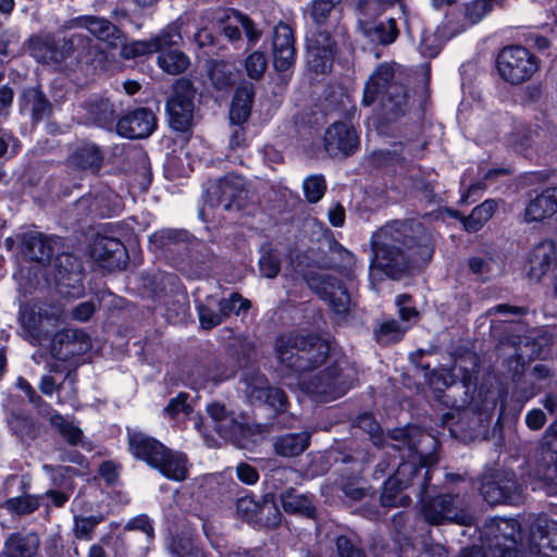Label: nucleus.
<instances>
[{"instance_id":"obj_1","label":"nucleus","mask_w":557,"mask_h":557,"mask_svg":"<svg viewBox=\"0 0 557 557\" xmlns=\"http://www.w3.org/2000/svg\"><path fill=\"white\" fill-rule=\"evenodd\" d=\"M391 438L397 444L393 447L399 451L407 450L410 460L398 465L395 473L385 482L381 496L383 506L394 507L405 505L409 500L407 496L398 495L401 490L418 485V494L421 496V513L424 520L432 525L456 523L472 525L474 517L469 510V504L463 496L458 494H442L435 497H426L428 482L431 479V466L436 463L433 455L425 454L420 445L422 443H435V440L421 432L417 428L394 430Z\"/></svg>"},{"instance_id":"obj_2","label":"nucleus","mask_w":557,"mask_h":557,"mask_svg":"<svg viewBox=\"0 0 557 557\" xmlns=\"http://www.w3.org/2000/svg\"><path fill=\"white\" fill-rule=\"evenodd\" d=\"M374 260L379 269L392 278H399L411 268L428 263L433 256L432 236L417 221H395L372 235Z\"/></svg>"},{"instance_id":"obj_3","label":"nucleus","mask_w":557,"mask_h":557,"mask_svg":"<svg viewBox=\"0 0 557 557\" xmlns=\"http://www.w3.org/2000/svg\"><path fill=\"white\" fill-rule=\"evenodd\" d=\"M375 100L392 119L408 108V94L401 84L394 81V70L388 64L379 65L366 83L362 102L370 106Z\"/></svg>"},{"instance_id":"obj_4","label":"nucleus","mask_w":557,"mask_h":557,"mask_svg":"<svg viewBox=\"0 0 557 557\" xmlns=\"http://www.w3.org/2000/svg\"><path fill=\"white\" fill-rule=\"evenodd\" d=\"M355 371L345 360L337 361L315 374L312 379L300 380L302 389L321 401L343 396L352 385Z\"/></svg>"},{"instance_id":"obj_5","label":"nucleus","mask_w":557,"mask_h":557,"mask_svg":"<svg viewBox=\"0 0 557 557\" xmlns=\"http://www.w3.org/2000/svg\"><path fill=\"white\" fill-rule=\"evenodd\" d=\"M141 460L169 480L181 482L188 478L187 456L169 449L153 437L141 435Z\"/></svg>"},{"instance_id":"obj_6","label":"nucleus","mask_w":557,"mask_h":557,"mask_svg":"<svg viewBox=\"0 0 557 557\" xmlns=\"http://www.w3.org/2000/svg\"><path fill=\"white\" fill-rule=\"evenodd\" d=\"M481 495L492 506L519 504L522 500V487L516 473L507 469H495L482 478Z\"/></svg>"},{"instance_id":"obj_7","label":"nucleus","mask_w":557,"mask_h":557,"mask_svg":"<svg viewBox=\"0 0 557 557\" xmlns=\"http://www.w3.org/2000/svg\"><path fill=\"white\" fill-rule=\"evenodd\" d=\"M497 70L504 81L519 85L529 81L539 70L534 54L521 46L505 47L497 57Z\"/></svg>"},{"instance_id":"obj_8","label":"nucleus","mask_w":557,"mask_h":557,"mask_svg":"<svg viewBox=\"0 0 557 557\" xmlns=\"http://www.w3.org/2000/svg\"><path fill=\"white\" fill-rule=\"evenodd\" d=\"M181 40L176 30L164 32L149 42L141 41V54L159 51L158 65L170 75H178L185 72L190 65L189 58L182 51L168 49Z\"/></svg>"},{"instance_id":"obj_9","label":"nucleus","mask_w":557,"mask_h":557,"mask_svg":"<svg viewBox=\"0 0 557 557\" xmlns=\"http://www.w3.org/2000/svg\"><path fill=\"white\" fill-rule=\"evenodd\" d=\"M207 196L209 206L222 208L223 211H239L250 198L245 178L234 174L220 178Z\"/></svg>"},{"instance_id":"obj_10","label":"nucleus","mask_w":557,"mask_h":557,"mask_svg":"<svg viewBox=\"0 0 557 557\" xmlns=\"http://www.w3.org/2000/svg\"><path fill=\"white\" fill-rule=\"evenodd\" d=\"M242 383L244 385L243 393L246 399L256 406L268 405L276 412L286 409L287 396L278 388L270 386L268 379L257 370L245 372Z\"/></svg>"},{"instance_id":"obj_11","label":"nucleus","mask_w":557,"mask_h":557,"mask_svg":"<svg viewBox=\"0 0 557 557\" xmlns=\"http://www.w3.org/2000/svg\"><path fill=\"white\" fill-rule=\"evenodd\" d=\"M195 89L190 81L181 78L173 86V94L166 102L171 126L178 132L190 128L194 119Z\"/></svg>"},{"instance_id":"obj_12","label":"nucleus","mask_w":557,"mask_h":557,"mask_svg":"<svg viewBox=\"0 0 557 557\" xmlns=\"http://www.w3.org/2000/svg\"><path fill=\"white\" fill-rule=\"evenodd\" d=\"M364 9L373 10L374 15L382 13L381 4L377 0H359L357 3L358 27L360 32L369 38L370 41L380 45H389L398 36L396 21L388 18L386 22L370 21Z\"/></svg>"},{"instance_id":"obj_13","label":"nucleus","mask_w":557,"mask_h":557,"mask_svg":"<svg viewBox=\"0 0 557 557\" xmlns=\"http://www.w3.org/2000/svg\"><path fill=\"white\" fill-rule=\"evenodd\" d=\"M59 319L60 312L49 313L48 309L41 306L24 308L20 318L22 335L33 345H42L49 339Z\"/></svg>"},{"instance_id":"obj_14","label":"nucleus","mask_w":557,"mask_h":557,"mask_svg":"<svg viewBox=\"0 0 557 557\" xmlns=\"http://www.w3.org/2000/svg\"><path fill=\"white\" fill-rule=\"evenodd\" d=\"M480 537L486 545L487 552L491 546H508L522 543L521 525L516 519L494 517L487 519L480 528Z\"/></svg>"},{"instance_id":"obj_15","label":"nucleus","mask_w":557,"mask_h":557,"mask_svg":"<svg viewBox=\"0 0 557 557\" xmlns=\"http://www.w3.org/2000/svg\"><path fill=\"white\" fill-rule=\"evenodd\" d=\"M308 285L321 298L329 301L332 310L338 315H345L351 306L350 295L341 282L329 274H313L308 278Z\"/></svg>"},{"instance_id":"obj_16","label":"nucleus","mask_w":557,"mask_h":557,"mask_svg":"<svg viewBox=\"0 0 557 557\" xmlns=\"http://www.w3.org/2000/svg\"><path fill=\"white\" fill-rule=\"evenodd\" d=\"M359 146V136L351 124L334 122L325 132L324 148L333 158H346Z\"/></svg>"},{"instance_id":"obj_17","label":"nucleus","mask_w":557,"mask_h":557,"mask_svg":"<svg viewBox=\"0 0 557 557\" xmlns=\"http://www.w3.org/2000/svg\"><path fill=\"white\" fill-rule=\"evenodd\" d=\"M90 348V337L83 330H64L51 339V355L62 361L87 352Z\"/></svg>"},{"instance_id":"obj_18","label":"nucleus","mask_w":557,"mask_h":557,"mask_svg":"<svg viewBox=\"0 0 557 557\" xmlns=\"http://www.w3.org/2000/svg\"><path fill=\"white\" fill-rule=\"evenodd\" d=\"M305 343V335L286 333L276 337L274 351L280 364V371L284 375H298L299 352Z\"/></svg>"},{"instance_id":"obj_19","label":"nucleus","mask_w":557,"mask_h":557,"mask_svg":"<svg viewBox=\"0 0 557 557\" xmlns=\"http://www.w3.org/2000/svg\"><path fill=\"white\" fill-rule=\"evenodd\" d=\"M273 63L276 71L292 67L296 60L295 38L292 28L284 23L275 26L272 41Z\"/></svg>"},{"instance_id":"obj_20","label":"nucleus","mask_w":557,"mask_h":557,"mask_svg":"<svg viewBox=\"0 0 557 557\" xmlns=\"http://www.w3.org/2000/svg\"><path fill=\"white\" fill-rule=\"evenodd\" d=\"M528 542L529 553L540 554L543 549L557 553V521L539 515L531 524Z\"/></svg>"},{"instance_id":"obj_21","label":"nucleus","mask_w":557,"mask_h":557,"mask_svg":"<svg viewBox=\"0 0 557 557\" xmlns=\"http://www.w3.org/2000/svg\"><path fill=\"white\" fill-rule=\"evenodd\" d=\"M329 355L330 345L326 341L314 335H305V343L299 352L298 375L319 368Z\"/></svg>"},{"instance_id":"obj_22","label":"nucleus","mask_w":557,"mask_h":557,"mask_svg":"<svg viewBox=\"0 0 557 557\" xmlns=\"http://www.w3.org/2000/svg\"><path fill=\"white\" fill-rule=\"evenodd\" d=\"M91 256L103 268L109 270L121 269L125 265L126 252L123 244L110 237H100L96 239Z\"/></svg>"},{"instance_id":"obj_23","label":"nucleus","mask_w":557,"mask_h":557,"mask_svg":"<svg viewBox=\"0 0 557 557\" xmlns=\"http://www.w3.org/2000/svg\"><path fill=\"white\" fill-rule=\"evenodd\" d=\"M334 42L329 33L319 30L308 38V63L314 72H324L333 55Z\"/></svg>"},{"instance_id":"obj_24","label":"nucleus","mask_w":557,"mask_h":557,"mask_svg":"<svg viewBox=\"0 0 557 557\" xmlns=\"http://www.w3.org/2000/svg\"><path fill=\"white\" fill-rule=\"evenodd\" d=\"M555 257L556 247L554 242L548 239L540 242L529 253V277L534 282H540L548 272Z\"/></svg>"},{"instance_id":"obj_25","label":"nucleus","mask_w":557,"mask_h":557,"mask_svg":"<svg viewBox=\"0 0 557 557\" xmlns=\"http://www.w3.org/2000/svg\"><path fill=\"white\" fill-rule=\"evenodd\" d=\"M557 212V186L544 190L528 205L524 219L527 222L542 221Z\"/></svg>"},{"instance_id":"obj_26","label":"nucleus","mask_w":557,"mask_h":557,"mask_svg":"<svg viewBox=\"0 0 557 557\" xmlns=\"http://www.w3.org/2000/svg\"><path fill=\"white\" fill-rule=\"evenodd\" d=\"M310 444V433H288L275 437L273 447L275 453L285 458H293L301 455Z\"/></svg>"},{"instance_id":"obj_27","label":"nucleus","mask_w":557,"mask_h":557,"mask_svg":"<svg viewBox=\"0 0 557 557\" xmlns=\"http://www.w3.org/2000/svg\"><path fill=\"white\" fill-rule=\"evenodd\" d=\"M253 96L255 89L251 84H243L236 89L230 110V120L233 124L240 125L248 120Z\"/></svg>"},{"instance_id":"obj_28","label":"nucleus","mask_w":557,"mask_h":557,"mask_svg":"<svg viewBox=\"0 0 557 557\" xmlns=\"http://www.w3.org/2000/svg\"><path fill=\"white\" fill-rule=\"evenodd\" d=\"M216 432L224 438L237 443L242 437L251 433L250 419L248 416L231 412L218 425Z\"/></svg>"},{"instance_id":"obj_29","label":"nucleus","mask_w":557,"mask_h":557,"mask_svg":"<svg viewBox=\"0 0 557 557\" xmlns=\"http://www.w3.org/2000/svg\"><path fill=\"white\" fill-rule=\"evenodd\" d=\"M498 202L494 199H487L481 205L476 206L468 216H463L457 211L451 212V215L459 219L469 233L478 232L495 213Z\"/></svg>"},{"instance_id":"obj_30","label":"nucleus","mask_w":557,"mask_h":557,"mask_svg":"<svg viewBox=\"0 0 557 557\" xmlns=\"http://www.w3.org/2000/svg\"><path fill=\"white\" fill-rule=\"evenodd\" d=\"M29 49L32 55L42 63H60L65 59L70 50V48L66 50L55 48L53 39L49 36L32 39Z\"/></svg>"},{"instance_id":"obj_31","label":"nucleus","mask_w":557,"mask_h":557,"mask_svg":"<svg viewBox=\"0 0 557 557\" xmlns=\"http://www.w3.org/2000/svg\"><path fill=\"white\" fill-rule=\"evenodd\" d=\"M38 545V537L33 533L14 534L5 542L3 553L5 557H32Z\"/></svg>"},{"instance_id":"obj_32","label":"nucleus","mask_w":557,"mask_h":557,"mask_svg":"<svg viewBox=\"0 0 557 557\" xmlns=\"http://www.w3.org/2000/svg\"><path fill=\"white\" fill-rule=\"evenodd\" d=\"M23 250L30 260L46 261L52 255L51 240L40 233L26 234L23 238Z\"/></svg>"},{"instance_id":"obj_33","label":"nucleus","mask_w":557,"mask_h":557,"mask_svg":"<svg viewBox=\"0 0 557 557\" xmlns=\"http://www.w3.org/2000/svg\"><path fill=\"white\" fill-rule=\"evenodd\" d=\"M211 367H207L205 363H198L191 367L188 372L189 383L194 388H203L209 383H220L234 375V370H225L222 373H212Z\"/></svg>"},{"instance_id":"obj_34","label":"nucleus","mask_w":557,"mask_h":557,"mask_svg":"<svg viewBox=\"0 0 557 557\" xmlns=\"http://www.w3.org/2000/svg\"><path fill=\"white\" fill-rule=\"evenodd\" d=\"M70 27L86 28L100 40H109L116 33V28L109 21L94 16H79L71 21Z\"/></svg>"},{"instance_id":"obj_35","label":"nucleus","mask_w":557,"mask_h":557,"mask_svg":"<svg viewBox=\"0 0 557 557\" xmlns=\"http://www.w3.org/2000/svg\"><path fill=\"white\" fill-rule=\"evenodd\" d=\"M208 75L216 89L231 87L235 82V66L226 61H210L207 65Z\"/></svg>"},{"instance_id":"obj_36","label":"nucleus","mask_w":557,"mask_h":557,"mask_svg":"<svg viewBox=\"0 0 557 557\" xmlns=\"http://www.w3.org/2000/svg\"><path fill=\"white\" fill-rule=\"evenodd\" d=\"M282 506L285 511L313 517L315 508L309 496L297 494L295 490H287L281 495Z\"/></svg>"},{"instance_id":"obj_37","label":"nucleus","mask_w":557,"mask_h":557,"mask_svg":"<svg viewBox=\"0 0 557 557\" xmlns=\"http://www.w3.org/2000/svg\"><path fill=\"white\" fill-rule=\"evenodd\" d=\"M200 325L203 330H212L223 321V313L218 309L216 299L208 297L205 302H198L197 306Z\"/></svg>"},{"instance_id":"obj_38","label":"nucleus","mask_w":557,"mask_h":557,"mask_svg":"<svg viewBox=\"0 0 557 557\" xmlns=\"http://www.w3.org/2000/svg\"><path fill=\"white\" fill-rule=\"evenodd\" d=\"M409 327V324H400L394 319L386 320L380 323L379 327L375 330V339L383 345L398 342Z\"/></svg>"},{"instance_id":"obj_39","label":"nucleus","mask_w":557,"mask_h":557,"mask_svg":"<svg viewBox=\"0 0 557 557\" xmlns=\"http://www.w3.org/2000/svg\"><path fill=\"white\" fill-rule=\"evenodd\" d=\"M473 386L470 376L463 377L460 382H454L447 385V389L444 394L445 398H453L450 406L455 408H463L470 403L468 392Z\"/></svg>"},{"instance_id":"obj_40","label":"nucleus","mask_w":557,"mask_h":557,"mask_svg":"<svg viewBox=\"0 0 557 557\" xmlns=\"http://www.w3.org/2000/svg\"><path fill=\"white\" fill-rule=\"evenodd\" d=\"M22 109L30 111L34 119H41L48 110V102L39 90L30 88L22 96Z\"/></svg>"},{"instance_id":"obj_41","label":"nucleus","mask_w":557,"mask_h":557,"mask_svg":"<svg viewBox=\"0 0 557 557\" xmlns=\"http://www.w3.org/2000/svg\"><path fill=\"white\" fill-rule=\"evenodd\" d=\"M188 397L189 395L187 393L181 392L175 397L171 398L163 408L164 416L174 420L189 416L193 411V407L187 401Z\"/></svg>"},{"instance_id":"obj_42","label":"nucleus","mask_w":557,"mask_h":557,"mask_svg":"<svg viewBox=\"0 0 557 557\" xmlns=\"http://www.w3.org/2000/svg\"><path fill=\"white\" fill-rule=\"evenodd\" d=\"M544 459L552 462V465L543 468L539 467L535 475L548 485L550 492L557 493V456L555 453L547 450Z\"/></svg>"},{"instance_id":"obj_43","label":"nucleus","mask_w":557,"mask_h":557,"mask_svg":"<svg viewBox=\"0 0 557 557\" xmlns=\"http://www.w3.org/2000/svg\"><path fill=\"white\" fill-rule=\"evenodd\" d=\"M75 163L83 169L97 170L101 164L99 150L94 145L82 147L74 157Z\"/></svg>"},{"instance_id":"obj_44","label":"nucleus","mask_w":557,"mask_h":557,"mask_svg":"<svg viewBox=\"0 0 557 557\" xmlns=\"http://www.w3.org/2000/svg\"><path fill=\"white\" fill-rule=\"evenodd\" d=\"M218 309L223 313L224 320L232 313L238 314L240 311L248 310L250 302L244 299L239 294L233 293L228 298L216 299Z\"/></svg>"},{"instance_id":"obj_45","label":"nucleus","mask_w":557,"mask_h":557,"mask_svg":"<svg viewBox=\"0 0 557 557\" xmlns=\"http://www.w3.org/2000/svg\"><path fill=\"white\" fill-rule=\"evenodd\" d=\"M307 200L311 203L318 202L326 190V184L322 175H311L302 183Z\"/></svg>"},{"instance_id":"obj_46","label":"nucleus","mask_w":557,"mask_h":557,"mask_svg":"<svg viewBox=\"0 0 557 557\" xmlns=\"http://www.w3.org/2000/svg\"><path fill=\"white\" fill-rule=\"evenodd\" d=\"M268 66V60L263 52L253 51L245 60L247 75L251 79H260Z\"/></svg>"},{"instance_id":"obj_47","label":"nucleus","mask_w":557,"mask_h":557,"mask_svg":"<svg viewBox=\"0 0 557 557\" xmlns=\"http://www.w3.org/2000/svg\"><path fill=\"white\" fill-rule=\"evenodd\" d=\"M188 235L180 230H164L149 237V243L158 248L187 240Z\"/></svg>"},{"instance_id":"obj_48","label":"nucleus","mask_w":557,"mask_h":557,"mask_svg":"<svg viewBox=\"0 0 557 557\" xmlns=\"http://www.w3.org/2000/svg\"><path fill=\"white\" fill-rule=\"evenodd\" d=\"M492 0H473L466 4L465 17L469 24L473 25L480 22L488 12L492 11Z\"/></svg>"},{"instance_id":"obj_49","label":"nucleus","mask_w":557,"mask_h":557,"mask_svg":"<svg viewBox=\"0 0 557 557\" xmlns=\"http://www.w3.org/2000/svg\"><path fill=\"white\" fill-rule=\"evenodd\" d=\"M5 507L18 515L30 513L39 507V498L32 495L11 498L7 500Z\"/></svg>"},{"instance_id":"obj_50","label":"nucleus","mask_w":557,"mask_h":557,"mask_svg":"<svg viewBox=\"0 0 557 557\" xmlns=\"http://www.w3.org/2000/svg\"><path fill=\"white\" fill-rule=\"evenodd\" d=\"M50 421L51 424L60 431V433L69 443L76 444L81 440V430L72 423L67 422L61 414H52Z\"/></svg>"},{"instance_id":"obj_51","label":"nucleus","mask_w":557,"mask_h":557,"mask_svg":"<svg viewBox=\"0 0 557 557\" xmlns=\"http://www.w3.org/2000/svg\"><path fill=\"white\" fill-rule=\"evenodd\" d=\"M121 209L119 198L111 191H107L103 196L97 197L95 200L94 211L103 216L116 213ZM92 211V209H90Z\"/></svg>"},{"instance_id":"obj_52","label":"nucleus","mask_w":557,"mask_h":557,"mask_svg":"<svg viewBox=\"0 0 557 557\" xmlns=\"http://www.w3.org/2000/svg\"><path fill=\"white\" fill-rule=\"evenodd\" d=\"M541 389L542 386L540 384L531 382L530 377L525 376L523 380L519 379L516 381L513 396L518 401L523 404L530 398L534 397Z\"/></svg>"},{"instance_id":"obj_53","label":"nucleus","mask_w":557,"mask_h":557,"mask_svg":"<svg viewBox=\"0 0 557 557\" xmlns=\"http://www.w3.org/2000/svg\"><path fill=\"white\" fill-rule=\"evenodd\" d=\"M171 550L176 557H206L202 549L195 546L186 539L174 540L171 545Z\"/></svg>"},{"instance_id":"obj_54","label":"nucleus","mask_w":557,"mask_h":557,"mask_svg":"<svg viewBox=\"0 0 557 557\" xmlns=\"http://www.w3.org/2000/svg\"><path fill=\"white\" fill-rule=\"evenodd\" d=\"M139 126V119L137 115V111H133L132 113L124 115L119 120L116 124V132L120 136L126 138H136L137 127Z\"/></svg>"},{"instance_id":"obj_55","label":"nucleus","mask_w":557,"mask_h":557,"mask_svg":"<svg viewBox=\"0 0 557 557\" xmlns=\"http://www.w3.org/2000/svg\"><path fill=\"white\" fill-rule=\"evenodd\" d=\"M259 520H264L268 525H277L281 521V512L275 505L274 500L269 498L268 496L264 497L262 504L259 508Z\"/></svg>"},{"instance_id":"obj_56","label":"nucleus","mask_w":557,"mask_h":557,"mask_svg":"<svg viewBox=\"0 0 557 557\" xmlns=\"http://www.w3.org/2000/svg\"><path fill=\"white\" fill-rule=\"evenodd\" d=\"M75 377L67 374L62 383L58 385L59 404H70L74 406L76 403Z\"/></svg>"},{"instance_id":"obj_57","label":"nucleus","mask_w":557,"mask_h":557,"mask_svg":"<svg viewBox=\"0 0 557 557\" xmlns=\"http://www.w3.org/2000/svg\"><path fill=\"white\" fill-rule=\"evenodd\" d=\"M468 264L473 274L487 278L493 271L494 261L488 256H474L469 259Z\"/></svg>"},{"instance_id":"obj_58","label":"nucleus","mask_w":557,"mask_h":557,"mask_svg":"<svg viewBox=\"0 0 557 557\" xmlns=\"http://www.w3.org/2000/svg\"><path fill=\"white\" fill-rule=\"evenodd\" d=\"M490 557H529V553L524 549L523 543L512 544L508 546H491Z\"/></svg>"},{"instance_id":"obj_59","label":"nucleus","mask_w":557,"mask_h":557,"mask_svg":"<svg viewBox=\"0 0 557 557\" xmlns=\"http://www.w3.org/2000/svg\"><path fill=\"white\" fill-rule=\"evenodd\" d=\"M102 516L76 517L75 535L81 539H88L94 528L102 521Z\"/></svg>"},{"instance_id":"obj_60","label":"nucleus","mask_w":557,"mask_h":557,"mask_svg":"<svg viewBox=\"0 0 557 557\" xmlns=\"http://www.w3.org/2000/svg\"><path fill=\"white\" fill-rule=\"evenodd\" d=\"M259 508L260 505L249 497H243L236 503V512L248 521L259 520Z\"/></svg>"},{"instance_id":"obj_61","label":"nucleus","mask_w":557,"mask_h":557,"mask_svg":"<svg viewBox=\"0 0 557 557\" xmlns=\"http://www.w3.org/2000/svg\"><path fill=\"white\" fill-rule=\"evenodd\" d=\"M342 0H314L312 4V17L318 24L324 23L332 10H334Z\"/></svg>"},{"instance_id":"obj_62","label":"nucleus","mask_w":557,"mask_h":557,"mask_svg":"<svg viewBox=\"0 0 557 557\" xmlns=\"http://www.w3.org/2000/svg\"><path fill=\"white\" fill-rule=\"evenodd\" d=\"M442 49L441 39L432 33H425L422 36V39L419 45V50L422 55L428 58H433L437 55V53Z\"/></svg>"},{"instance_id":"obj_63","label":"nucleus","mask_w":557,"mask_h":557,"mask_svg":"<svg viewBox=\"0 0 557 557\" xmlns=\"http://www.w3.org/2000/svg\"><path fill=\"white\" fill-rule=\"evenodd\" d=\"M92 120L101 126H106L113 120L112 106L108 100H101L91 108Z\"/></svg>"},{"instance_id":"obj_64","label":"nucleus","mask_w":557,"mask_h":557,"mask_svg":"<svg viewBox=\"0 0 557 557\" xmlns=\"http://www.w3.org/2000/svg\"><path fill=\"white\" fill-rule=\"evenodd\" d=\"M336 548L339 557H366L363 552L347 536L337 537Z\"/></svg>"}]
</instances>
